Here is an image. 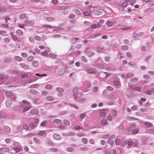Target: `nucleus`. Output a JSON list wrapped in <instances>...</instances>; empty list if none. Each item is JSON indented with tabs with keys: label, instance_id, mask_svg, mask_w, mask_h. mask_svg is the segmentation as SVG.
<instances>
[{
	"label": "nucleus",
	"instance_id": "obj_29",
	"mask_svg": "<svg viewBox=\"0 0 154 154\" xmlns=\"http://www.w3.org/2000/svg\"><path fill=\"white\" fill-rule=\"evenodd\" d=\"M107 90L110 91H112L113 90V89L112 87L110 86H109L106 88Z\"/></svg>",
	"mask_w": 154,
	"mask_h": 154
},
{
	"label": "nucleus",
	"instance_id": "obj_3",
	"mask_svg": "<svg viewBox=\"0 0 154 154\" xmlns=\"http://www.w3.org/2000/svg\"><path fill=\"white\" fill-rule=\"evenodd\" d=\"M10 148L7 147L1 148H0V151L2 152H5L9 151Z\"/></svg>",
	"mask_w": 154,
	"mask_h": 154
},
{
	"label": "nucleus",
	"instance_id": "obj_36",
	"mask_svg": "<svg viewBox=\"0 0 154 154\" xmlns=\"http://www.w3.org/2000/svg\"><path fill=\"white\" fill-rule=\"evenodd\" d=\"M13 149L15 151V153H17L20 151L19 149L17 147H14L13 148Z\"/></svg>",
	"mask_w": 154,
	"mask_h": 154
},
{
	"label": "nucleus",
	"instance_id": "obj_47",
	"mask_svg": "<svg viewBox=\"0 0 154 154\" xmlns=\"http://www.w3.org/2000/svg\"><path fill=\"white\" fill-rule=\"evenodd\" d=\"M128 5V3L126 2H123L122 4V7L123 8H125Z\"/></svg>",
	"mask_w": 154,
	"mask_h": 154
},
{
	"label": "nucleus",
	"instance_id": "obj_38",
	"mask_svg": "<svg viewBox=\"0 0 154 154\" xmlns=\"http://www.w3.org/2000/svg\"><path fill=\"white\" fill-rule=\"evenodd\" d=\"M106 24L107 26H109V27L112 26L113 24L110 21H108L107 22Z\"/></svg>",
	"mask_w": 154,
	"mask_h": 154
},
{
	"label": "nucleus",
	"instance_id": "obj_1",
	"mask_svg": "<svg viewBox=\"0 0 154 154\" xmlns=\"http://www.w3.org/2000/svg\"><path fill=\"white\" fill-rule=\"evenodd\" d=\"M135 126L134 124H131L127 126V131L128 132H130L131 131V130L132 128H134Z\"/></svg>",
	"mask_w": 154,
	"mask_h": 154
},
{
	"label": "nucleus",
	"instance_id": "obj_17",
	"mask_svg": "<svg viewBox=\"0 0 154 154\" xmlns=\"http://www.w3.org/2000/svg\"><path fill=\"white\" fill-rule=\"evenodd\" d=\"M46 99H47V100L51 101H53L54 100L53 98L50 96H48L46 97Z\"/></svg>",
	"mask_w": 154,
	"mask_h": 154
},
{
	"label": "nucleus",
	"instance_id": "obj_54",
	"mask_svg": "<svg viewBox=\"0 0 154 154\" xmlns=\"http://www.w3.org/2000/svg\"><path fill=\"white\" fill-rule=\"evenodd\" d=\"M69 17L70 19H73L75 17V16L73 14H71L69 15Z\"/></svg>",
	"mask_w": 154,
	"mask_h": 154
},
{
	"label": "nucleus",
	"instance_id": "obj_12",
	"mask_svg": "<svg viewBox=\"0 0 154 154\" xmlns=\"http://www.w3.org/2000/svg\"><path fill=\"white\" fill-rule=\"evenodd\" d=\"M17 33V35H21L23 34V31L21 29H18L16 31Z\"/></svg>",
	"mask_w": 154,
	"mask_h": 154
},
{
	"label": "nucleus",
	"instance_id": "obj_5",
	"mask_svg": "<svg viewBox=\"0 0 154 154\" xmlns=\"http://www.w3.org/2000/svg\"><path fill=\"white\" fill-rule=\"evenodd\" d=\"M65 70L63 68H62L59 69L58 72V74L60 75H62L64 72Z\"/></svg>",
	"mask_w": 154,
	"mask_h": 154
},
{
	"label": "nucleus",
	"instance_id": "obj_37",
	"mask_svg": "<svg viewBox=\"0 0 154 154\" xmlns=\"http://www.w3.org/2000/svg\"><path fill=\"white\" fill-rule=\"evenodd\" d=\"M46 143L48 145H52L53 144V143H52L51 141L50 140H46Z\"/></svg>",
	"mask_w": 154,
	"mask_h": 154
},
{
	"label": "nucleus",
	"instance_id": "obj_45",
	"mask_svg": "<svg viewBox=\"0 0 154 154\" xmlns=\"http://www.w3.org/2000/svg\"><path fill=\"white\" fill-rule=\"evenodd\" d=\"M45 88L47 89H50L52 88V86L51 85H48L45 86Z\"/></svg>",
	"mask_w": 154,
	"mask_h": 154
},
{
	"label": "nucleus",
	"instance_id": "obj_28",
	"mask_svg": "<svg viewBox=\"0 0 154 154\" xmlns=\"http://www.w3.org/2000/svg\"><path fill=\"white\" fill-rule=\"evenodd\" d=\"M38 64V62L37 61L34 60L32 62V64L35 66H37Z\"/></svg>",
	"mask_w": 154,
	"mask_h": 154
},
{
	"label": "nucleus",
	"instance_id": "obj_22",
	"mask_svg": "<svg viewBox=\"0 0 154 154\" xmlns=\"http://www.w3.org/2000/svg\"><path fill=\"white\" fill-rule=\"evenodd\" d=\"M5 130L6 132H9L11 131L10 128L8 126H6L5 127Z\"/></svg>",
	"mask_w": 154,
	"mask_h": 154
},
{
	"label": "nucleus",
	"instance_id": "obj_34",
	"mask_svg": "<svg viewBox=\"0 0 154 154\" xmlns=\"http://www.w3.org/2000/svg\"><path fill=\"white\" fill-rule=\"evenodd\" d=\"M33 59V57L32 56H30L27 58V60L29 61H32Z\"/></svg>",
	"mask_w": 154,
	"mask_h": 154
},
{
	"label": "nucleus",
	"instance_id": "obj_48",
	"mask_svg": "<svg viewBox=\"0 0 154 154\" xmlns=\"http://www.w3.org/2000/svg\"><path fill=\"white\" fill-rule=\"evenodd\" d=\"M115 137V135H112L110 137H109L108 139L109 140H110L114 138Z\"/></svg>",
	"mask_w": 154,
	"mask_h": 154
},
{
	"label": "nucleus",
	"instance_id": "obj_59",
	"mask_svg": "<svg viewBox=\"0 0 154 154\" xmlns=\"http://www.w3.org/2000/svg\"><path fill=\"white\" fill-rule=\"evenodd\" d=\"M109 97L110 99H114L115 98V96L112 94H110L109 95Z\"/></svg>",
	"mask_w": 154,
	"mask_h": 154
},
{
	"label": "nucleus",
	"instance_id": "obj_31",
	"mask_svg": "<svg viewBox=\"0 0 154 154\" xmlns=\"http://www.w3.org/2000/svg\"><path fill=\"white\" fill-rule=\"evenodd\" d=\"M67 150L69 152H72L74 150V149L72 147H68L67 148Z\"/></svg>",
	"mask_w": 154,
	"mask_h": 154
},
{
	"label": "nucleus",
	"instance_id": "obj_40",
	"mask_svg": "<svg viewBox=\"0 0 154 154\" xmlns=\"http://www.w3.org/2000/svg\"><path fill=\"white\" fill-rule=\"evenodd\" d=\"M115 144L116 145H119L120 143V140L118 139H115Z\"/></svg>",
	"mask_w": 154,
	"mask_h": 154
},
{
	"label": "nucleus",
	"instance_id": "obj_61",
	"mask_svg": "<svg viewBox=\"0 0 154 154\" xmlns=\"http://www.w3.org/2000/svg\"><path fill=\"white\" fill-rule=\"evenodd\" d=\"M4 40L5 42L8 43L10 42V40L8 38H5L4 39Z\"/></svg>",
	"mask_w": 154,
	"mask_h": 154
},
{
	"label": "nucleus",
	"instance_id": "obj_15",
	"mask_svg": "<svg viewBox=\"0 0 154 154\" xmlns=\"http://www.w3.org/2000/svg\"><path fill=\"white\" fill-rule=\"evenodd\" d=\"M30 112L32 114L35 115L37 114L38 112L36 109H34L31 110L30 111Z\"/></svg>",
	"mask_w": 154,
	"mask_h": 154
},
{
	"label": "nucleus",
	"instance_id": "obj_43",
	"mask_svg": "<svg viewBox=\"0 0 154 154\" xmlns=\"http://www.w3.org/2000/svg\"><path fill=\"white\" fill-rule=\"evenodd\" d=\"M39 86V85L38 84L33 85L31 86L32 88H38Z\"/></svg>",
	"mask_w": 154,
	"mask_h": 154
},
{
	"label": "nucleus",
	"instance_id": "obj_2",
	"mask_svg": "<svg viewBox=\"0 0 154 154\" xmlns=\"http://www.w3.org/2000/svg\"><path fill=\"white\" fill-rule=\"evenodd\" d=\"M117 28L119 29H121L122 30H129L131 29V27H126L125 26L123 25H121L119 27L117 26Z\"/></svg>",
	"mask_w": 154,
	"mask_h": 154
},
{
	"label": "nucleus",
	"instance_id": "obj_33",
	"mask_svg": "<svg viewBox=\"0 0 154 154\" xmlns=\"http://www.w3.org/2000/svg\"><path fill=\"white\" fill-rule=\"evenodd\" d=\"M122 49L124 50H126L128 49V47L127 46L124 45L122 47Z\"/></svg>",
	"mask_w": 154,
	"mask_h": 154
},
{
	"label": "nucleus",
	"instance_id": "obj_50",
	"mask_svg": "<svg viewBox=\"0 0 154 154\" xmlns=\"http://www.w3.org/2000/svg\"><path fill=\"white\" fill-rule=\"evenodd\" d=\"M138 142L137 140H135V141L133 143V145L134 146H136L138 144Z\"/></svg>",
	"mask_w": 154,
	"mask_h": 154
},
{
	"label": "nucleus",
	"instance_id": "obj_23",
	"mask_svg": "<svg viewBox=\"0 0 154 154\" xmlns=\"http://www.w3.org/2000/svg\"><path fill=\"white\" fill-rule=\"evenodd\" d=\"M101 35V34L99 33V34H96L94 35H91L90 36V38H94L97 36H98V35Z\"/></svg>",
	"mask_w": 154,
	"mask_h": 154
},
{
	"label": "nucleus",
	"instance_id": "obj_49",
	"mask_svg": "<svg viewBox=\"0 0 154 154\" xmlns=\"http://www.w3.org/2000/svg\"><path fill=\"white\" fill-rule=\"evenodd\" d=\"M87 72L89 73H93L94 72V71L93 69H88Z\"/></svg>",
	"mask_w": 154,
	"mask_h": 154
},
{
	"label": "nucleus",
	"instance_id": "obj_60",
	"mask_svg": "<svg viewBox=\"0 0 154 154\" xmlns=\"http://www.w3.org/2000/svg\"><path fill=\"white\" fill-rule=\"evenodd\" d=\"M91 27L93 29H96L97 27V25L96 24H94L91 26Z\"/></svg>",
	"mask_w": 154,
	"mask_h": 154
},
{
	"label": "nucleus",
	"instance_id": "obj_42",
	"mask_svg": "<svg viewBox=\"0 0 154 154\" xmlns=\"http://www.w3.org/2000/svg\"><path fill=\"white\" fill-rule=\"evenodd\" d=\"M82 141L85 144L87 143L88 140L87 139L85 138H83L82 139Z\"/></svg>",
	"mask_w": 154,
	"mask_h": 154
},
{
	"label": "nucleus",
	"instance_id": "obj_16",
	"mask_svg": "<svg viewBox=\"0 0 154 154\" xmlns=\"http://www.w3.org/2000/svg\"><path fill=\"white\" fill-rule=\"evenodd\" d=\"M138 81V79L136 78H133L131 79V81L133 83L137 82Z\"/></svg>",
	"mask_w": 154,
	"mask_h": 154
},
{
	"label": "nucleus",
	"instance_id": "obj_35",
	"mask_svg": "<svg viewBox=\"0 0 154 154\" xmlns=\"http://www.w3.org/2000/svg\"><path fill=\"white\" fill-rule=\"evenodd\" d=\"M101 123L103 125H105L107 124V122L105 119H103L101 121Z\"/></svg>",
	"mask_w": 154,
	"mask_h": 154
},
{
	"label": "nucleus",
	"instance_id": "obj_13",
	"mask_svg": "<svg viewBox=\"0 0 154 154\" xmlns=\"http://www.w3.org/2000/svg\"><path fill=\"white\" fill-rule=\"evenodd\" d=\"M31 91L33 94L36 95H38L39 94V93L36 90H31Z\"/></svg>",
	"mask_w": 154,
	"mask_h": 154
},
{
	"label": "nucleus",
	"instance_id": "obj_11",
	"mask_svg": "<svg viewBox=\"0 0 154 154\" xmlns=\"http://www.w3.org/2000/svg\"><path fill=\"white\" fill-rule=\"evenodd\" d=\"M42 27L48 29H51L53 28L52 26L49 25H43Z\"/></svg>",
	"mask_w": 154,
	"mask_h": 154
},
{
	"label": "nucleus",
	"instance_id": "obj_62",
	"mask_svg": "<svg viewBox=\"0 0 154 154\" xmlns=\"http://www.w3.org/2000/svg\"><path fill=\"white\" fill-rule=\"evenodd\" d=\"M138 132V130L137 129L134 130L133 132V134H137Z\"/></svg>",
	"mask_w": 154,
	"mask_h": 154
},
{
	"label": "nucleus",
	"instance_id": "obj_27",
	"mask_svg": "<svg viewBox=\"0 0 154 154\" xmlns=\"http://www.w3.org/2000/svg\"><path fill=\"white\" fill-rule=\"evenodd\" d=\"M74 11L78 15H80L81 14V13L80 11H79L77 9H74Z\"/></svg>",
	"mask_w": 154,
	"mask_h": 154
},
{
	"label": "nucleus",
	"instance_id": "obj_9",
	"mask_svg": "<svg viewBox=\"0 0 154 154\" xmlns=\"http://www.w3.org/2000/svg\"><path fill=\"white\" fill-rule=\"evenodd\" d=\"M46 133V131H40L38 134V135L41 136H43Z\"/></svg>",
	"mask_w": 154,
	"mask_h": 154
},
{
	"label": "nucleus",
	"instance_id": "obj_4",
	"mask_svg": "<svg viewBox=\"0 0 154 154\" xmlns=\"http://www.w3.org/2000/svg\"><path fill=\"white\" fill-rule=\"evenodd\" d=\"M54 138L56 140H59L61 138V136L57 134H55L54 135Z\"/></svg>",
	"mask_w": 154,
	"mask_h": 154
},
{
	"label": "nucleus",
	"instance_id": "obj_10",
	"mask_svg": "<svg viewBox=\"0 0 154 154\" xmlns=\"http://www.w3.org/2000/svg\"><path fill=\"white\" fill-rule=\"evenodd\" d=\"M102 14V12L99 11H97V10H95L94 11V15H101V14Z\"/></svg>",
	"mask_w": 154,
	"mask_h": 154
},
{
	"label": "nucleus",
	"instance_id": "obj_51",
	"mask_svg": "<svg viewBox=\"0 0 154 154\" xmlns=\"http://www.w3.org/2000/svg\"><path fill=\"white\" fill-rule=\"evenodd\" d=\"M33 140L35 142L38 143H39V140L36 137H34L33 138Z\"/></svg>",
	"mask_w": 154,
	"mask_h": 154
},
{
	"label": "nucleus",
	"instance_id": "obj_25",
	"mask_svg": "<svg viewBox=\"0 0 154 154\" xmlns=\"http://www.w3.org/2000/svg\"><path fill=\"white\" fill-rule=\"evenodd\" d=\"M15 60L18 61H20L22 60L21 58L18 56H15Z\"/></svg>",
	"mask_w": 154,
	"mask_h": 154
},
{
	"label": "nucleus",
	"instance_id": "obj_14",
	"mask_svg": "<svg viewBox=\"0 0 154 154\" xmlns=\"http://www.w3.org/2000/svg\"><path fill=\"white\" fill-rule=\"evenodd\" d=\"M27 17L26 15L24 13L21 14L20 16V18L21 19H24Z\"/></svg>",
	"mask_w": 154,
	"mask_h": 154
},
{
	"label": "nucleus",
	"instance_id": "obj_26",
	"mask_svg": "<svg viewBox=\"0 0 154 154\" xmlns=\"http://www.w3.org/2000/svg\"><path fill=\"white\" fill-rule=\"evenodd\" d=\"M140 110L143 112H146L148 111V109L145 108H142L140 109Z\"/></svg>",
	"mask_w": 154,
	"mask_h": 154
},
{
	"label": "nucleus",
	"instance_id": "obj_64",
	"mask_svg": "<svg viewBox=\"0 0 154 154\" xmlns=\"http://www.w3.org/2000/svg\"><path fill=\"white\" fill-rule=\"evenodd\" d=\"M34 51H35L36 52L38 53H39L40 52V50L38 48H35L34 49Z\"/></svg>",
	"mask_w": 154,
	"mask_h": 154
},
{
	"label": "nucleus",
	"instance_id": "obj_63",
	"mask_svg": "<svg viewBox=\"0 0 154 154\" xmlns=\"http://www.w3.org/2000/svg\"><path fill=\"white\" fill-rule=\"evenodd\" d=\"M126 55L129 58L131 57V54L130 53L128 52L126 53Z\"/></svg>",
	"mask_w": 154,
	"mask_h": 154
},
{
	"label": "nucleus",
	"instance_id": "obj_32",
	"mask_svg": "<svg viewBox=\"0 0 154 154\" xmlns=\"http://www.w3.org/2000/svg\"><path fill=\"white\" fill-rule=\"evenodd\" d=\"M46 20L49 21H52L54 20V19L52 17H48L46 18Z\"/></svg>",
	"mask_w": 154,
	"mask_h": 154
},
{
	"label": "nucleus",
	"instance_id": "obj_53",
	"mask_svg": "<svg viewBox=\"0 0 154 154\" xmlns=\"http://www.w3.org/2000/svg\"><path fill=\"white\" fill-rule=\"evenodd\" d=\"M29 128L28 126L26 125H23V129L27 131Z\"/></svg>",
	"mask_w": 154,
	"mask_h": 154
},
{
	"label": "nucleus",
	"instance_id": "obj_57",
	"mask_svg": "<svg viewBox=\"0 0 154 154\" xmlns=\"http://www.w3.org/2000/svg\"><path fill=\"white\" fill-rule=\"evenodd\" d=\"M6 95L7 96H11L12 94L11 92L8 91L6 93Z\"/></svg>",
	"mask_w": 154,
	"mask_h": 154
},
{
	"label": "nucleus",
	"instance_id": "obj_30",
	"mask_svg": "<svg viewBox=\"0 0 154 154\" xmlns=\"http://www.w3.org/2000/svg\"><path fill=\"white\" fill-rule=\"evenodd\" d=\"M30 107H31L30 106H27L25 107L23 109V111L24 112H26L29 110L30 109Z\"/></svg>",
	"mask_w": 154,
	"mask_h": 154
},
{
	"label": "nucleus",
	"instance_id": "obj_7",
	"mask_svg": "<svg viewBox=\"0 0 154 154\" xmlns=\"http://www.w3.org/2000/svg\"><path fill=\"white\" fill-rule=\"evenodd\" d=\"M20 65L21 67L24 68L25 69H27L29 68L28 66L24 63H20Z\"/></svg>",
	"mask_w": 154,
	"mask_h": 154
},
{
	"label": "nucleus",
	"instance_id": "obj_39",
	"mask_svg": "<svg viewBox=\"0 0 154 154\" xmlns=\"http://www.w3.org/2000/svg\"><path fill=\"white\" fill-rule=\"evenodd\" d=\"M56 90L57 91L60 92H62L64 91L63 89L60 88H56Z\"/></svg>",
	"mask_w": 154,
	"mask_h": 154
},
{
	"label": "nucleus",
	"instance_id": "obj_44",
	"mask_svg": "<svg viewBox=\"0 0 154 154\" xmlns=\"http://www.w3.org/2000/svg\"><path fill=\"white\" fill-rule=\"evenodd\" d=\"M141 49L142 51H144L146 50V47L144 45H142L141 47Z\"/></svg>",
	"mask_w": 154,
	"mask_h": 154
},
{
	"label": "nucleus",
	"instance_id": "obj_58",
	"mask_svg": "<svg viewBox=\"0 0 154 154\" xmlns=\"http://www.w3.org/2000/svg\"><path fill=\"white\" fill-rule=\"evenodd\" d=\"M84 23L85 25H87V26H89V25H90L91 23H90L89 22L87 21H84Z\"/></svg>",
	"mask_w": 154,
	"mask_h": 154
},
{
	"label": "nucleus",
	"instance_id": "obj_19",
	"mask_svg": "<svg viewBox=\"0 0 154 154\" xmlns=\"http://www.w3.org/2000/svg\"><path fill=\"white\" fill-rule=\"evenodd\" d=\"M53 122L56 123H60L61 122V120L58 119H54Z\"/></svg>",
	"mask_w": 154,
	"mask_h": 154
},
{
	"label": "nucleus",
	"instance_id": "obj_55",
	"mask_svg": "<svg viewBox=\"0 0 154 154\" xmlns=\"http://www.w3.org/2000/svg\"><path fill=\"white\" fill-rule=\"evenodd\" d=\"M29 41L31 42H33L34 41V38L32 37H29Z\"/></svg>",
	"mask_w": 154,
	"mask_h": 154
},
{
	"label": "nucleus",
	"instance_id": "obj_20",
	"mask_svg": "<svg viewBox=\"0 0 154 154\" xmlns=\"http://www.w3.org/2000/svg\"><path fill=\"white\" fill-rule=\"evenodd\" d=\"M49 150L50 151L53 152H56L57 151V149L55 148H50L49 149Z\"/></svg>",
	"mask_w": 154,
	"mask_h": 154
},
{
	"label": "nucleus",
	"instance_id": "obj_8",
	"mask_svg": "<svg viewBox=\"0 0 154 154\" xmlns=\"http://www.w3.org/2000/svg\"><path fill=\"white\" fill-rule=\"evenodd\" d=\"M11 100H8L6 101V106L8 108L10 107L11 105Z\"/></svg>",
	"mask_w": 154,
	"mask_h": 154
},
{
	"label": "nucleus",
	"instance_id": "obj_6",
	"mask_svg": "<svg viewBox=\"0 0 154 154\" xmlns=\"http://www.w3.org/2000/svg\"><path fill=\"white\" fill-rule=\"evenodd\" d=\"M25 23L26 24L33 25L35 24V22L32 21L26 20L25 21Z\"/></svg>",
	"mask_w": 154,
	"mask_h": 154
},
{
	"label": "nucleus",
	"instance_id": "obj_52",
	"mask_svg": "<svg viewBox=\"0 0 154 154\" xmlns=\"http://www.w3.org/2000/svg\"><path fill=\"white\" fill-rule=\"evenodd\" d=\"M84 15L85 16H89L90 15V13L87 12V11H85L83 12Z\"/></svg>",
	"mask_w": 154,
	"mask_h": 154
},
{
	"label": "nucleus",
	"instance_id": "obj_24",
	"mask_svg": "<svg viewBox=\"0 0 154 154\" xmlns=\"http://www.w3.org/2000/svg\"><path fill=\"white\" fill-rule=\"evenodd\" d=\"M144 124L145 125L149 127H151L152 126V124L148 122H146Z\"/></svg>",
	"mask_w": 154,
	"mask_h": 154
},
{
	"label": "nucleus",
	"instance_id": "obj_56",
	"mask_svg": "<svg viewBox=\"0 0 154 154\" xmlns=\"http://www.w3.org/2000/svg\"><path fill=\"white\" fill-rule=\"evenodd\" d=\"M6 33V32L4 30L0 31V34L2 35H4Z\"/></svg>",
	"mask_w": 154,
	"mask_h": 154
},
{
	"label": "nucleus",
	"instance_id": "obj_41",
	"mask_svg": "<svg viewBox=\"0 0 154 154\" xmlns=\"http://www.w3.org/2000/svg\"><path fill=\"white\" fill-rule=\"evenodd\" d=\"M20 109V107L19 106H15L14 108V110L17 111H19Z\"/></svg>",
	"mask_w": 154,
	"mask_h": 154
},
{
	"label": "nucleus",
	"instance_id": "obj_18",
	"mask_svg": "<svg viewBox=\"0 0 154 154\" xmlns=\"http://www.w3.org/2000/svg\"><path fill=\"white\" fill-rule=\"evenodd\" d=\"M106 115V113L104 109L103 111L101 112L100 113V116L105 117Z\"/></svg>",
	"mask_w": 154,
	"mask_h": 154
},
{
	"label": "nucleus",
	"instance_id": "obj_46",
	"mask_svg": "<svg viewBox=\"0 0 154 154\" xmlns=\"http://www.w3.org/2000/svg\"><path fill=\"white\" fill-rule=\"evenodd\" d=\"M21 55L22 57H26L27 56V54L24 52L22 53Z\"/></svg>",
	"mask_w": 154,
	"mask_h": 154
},
{
	"label": "nucleus",
	"instance_id": "obj_21",
	"mask_svg": "<svg viewBox=\"0 0 154 154\" xmlns=\"http://www.w3.org/2000/svg\"><path fill=\"white\" fill-rule=\"evenodd\" d=\"M63 123L65 124L66 125H69L70 124V122L69 121L66 119H64L63 120Z\"/></svg>",
	"mask_w": 154,
	"mask_h": 154
}]
</instances>
